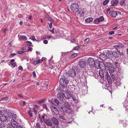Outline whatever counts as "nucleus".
<instances>
[{
    "instance_id": "f257e3e1",
    "label": "nucleus",
    "mask_w": 128,
    "mask_h": 128,
    "mask_svg": "<svg viewBox=\"0 0 128 128\" xmlns=\"http://www.w3.org/2000/svg\"><path fill=\"white\" fill-rule=\"evenodd\" d=\"M112 54L113 56L116 58H117L120 56L123 55V52H120L118 49H116V50H114L112 52Z\"/></svg>"
},
{
    "instance_id": "f03ea898",
    "label": "nucleus",
    "mask_w": 128,
    "mask_h": 128,
    "mask_svg": "<svg viewBox=\"0 0 128 128\" xmlns=\"http://www.w3.org/2000/svg\"><path fill=\"white\" fill-rule=\"evenodd\" d=\"M70 8L73 12H76L79 10V7L77 4L74 3L71 5Z\"/></svg>"
},
{
    "instance_id": "7ed1b4c3",
    "label": "nucleus",
    "mask_w": 128,
    "mask_h": 128,
    "mask_svg": "<svg viewBox=\"0 0 128 128\" xmlns=\"http://www.w3.org/2000/svg\"><path fill=\"white\" fill-rule=\"evenodd\" d=\"M66 77L65 78V80L63 78H61L60 80V84L64 88H66L67 86V84L68 83V80L66 79Z\"/></svg>"
},
{
    "instance_id": "20e7f679",
    "label": "nucleus",
    "mask_w": 128,
    "mask_h": 128,
    "mask_svg": "<svg viewBox=\"0 0 128 128\" xmlns=\"http://www.w3.org/2000/svg\"><path fill=\"white\" fill-rule=\"evenodd\" d=\"M105 66L106 68H108L110 72L112 73L114 72V69L112 67V65L110 63L107 62Z\"/></svg>"
},
{
    "instance_id": "39448f33",
    "label": "nucleus",
    "mask_w": 128,
    "mask_h": 128,
    "mask_svg": "<svg viewBox=\"0 0 128 128\" xmlns=\"http://www.w3.org/2000/svg\"><path fill=\"white\" fill-rule=\"evenodd\" d=\"M61 108L64 112H66L68 110L70 109L68 102H67L64 103V105L61 107Z\"/></svg>"
},
{
    "instance_id": "423d86ee",
    "label": "nucleus",
    "mask_w": 128,
    "mask_h": 128,
    "mask_svg": "<svg viewBox=\"0 0 128 128\" xmlns=\"http://www.w3.org/2000/svg\"><path fill=\"white\" fill-rule=\"evenodd\" d=\"M76 70L73 68L70 69L68 73V75L71 77H74L76 75Z\"/></svg>"
},
{
    "instance_id": "0eeeda50",
    "label": "nucleus",
    "mask_w": 128,
    "mask_h": 128,
    "mask_svg": "<svg viewBox=\"0 0 128 128\" xmlns=\"http://www.w3.org/2000/svg\"><path fill=\"white\" fill-rule=\"evenodd\" d=\"M81 68H84L86 65V63L85 60L84 59H80L78 62Z\"/></svg>"
},
{
    "instance_id": "6e6552de",
    "label": "nucleus",
    "mask_w": 128,
    "mask_h": 128,
    "mask_svg": "<svg viewBox=\"0 0 128 128\" xmlns=\"http://www.w3.org/2000/svg\"><path fill=\"white\" fill-rule=\"evenodd\" d=\"M88 62L91 68H92L94 66L95 62L92 58H89L88 60Z\"/></svg>"
},
{
    "instance_id": "1a4fd4ad",
    "label": "nucleus",
    "mask_w": 128,
    "mask_h": 128,
    "mask_svg": "<svg viewBox=\"0 0 128 128\" xmlns=\"http://www.w3.org/2000/svg\"><path fill=\"white\" fill-rule=\"evenodd\" d=\"M51 109L52 113L53 114L57 115L58 114V110L56 107L52 106Z\"/></svg>"
},
{
    "instance_id": "9d476101",
    "label": "nucleus",
    "mask_w": 128,
    "mask_h": 128,
    "mask_svg": "<svg viewBox=\"0 0 128 128\" xmlns=\"http://www.w3.org/2000/svg\"><path fill=\"white\" fill-rule=\"evenodd\" d=\"M64 90H62V92H60L58 94L57 96L60 100L62 101L64 100Z\"/></svg>"
},
{
    "instance_id": "9b49d317",
    "label": "nucleus",
    "mask_w": 128,
    "mask_h": 128,
    "mask_svg": "<svg viewBox=\"0 0 128 128\" xmlns=\"http://www.w3.org/2000/svg\"><path fill=\"white\" fill-rule=\"evenodd\" d=\"M105 78L106 79H107L109 84H112V80L110 78L108 72H106L105 75Z\"/></svg>"
},
{
    "instance_id": "f8f14e48",
    "label": "nucleus",
    "mask_w": 128,
    "mask_h": 128,
    "mask_svg": "<svg viewBox=\"0 0 128 128\" xmlns=\"http://www.w3.org/2000/svg\"><path fill=\"white\" fill-rule=\"evenodd\" d=\"M51 119L48 118L46 120H44V122L48 126H51L52 125V122Z\"/></svg>"
},
{
    "instance_id": "ddd939ff",
    "label": "nucleus",
    "mask_w": 128,
    "mask_h": 128,
    "mask_svg": "<svg viewBox=\"0 0 128 128\" xmlns=\"http://www.w3.org/2000/svg\"><path fill=\"white\" fill-rule=\"evenodd\" d=\"M51 119L54 125L56 126L58 125L59 122L58 120L56 118L53 117L51 118Z\"/></svg>"
},
{
    "instance_id": "4468645a",
    "label": "nucleus",
    "mask_w": 128,
    "mask_h": 128,
    "mask_svg": "<svg viewBox=\"0 0 128 128\" xmlns=\"http://www.w3.org/2000/svg\"><path fill=\"white\" fill-rule=\"evenodd\" d=\"M99 58L100 60L105 61L107 58V56L104 54H102L100 55Z\"/></svg>"
},
{
    "instance_id": "2eb2a0df",
    "label": "nucleus",
    "mask_w": 128,
    "mask_h": 128,
    "mask_svg": "<svg viewBox=\"0 0 128 128\" xmlns=\"http://www.w3.org/2000/svg\"><path fill=\"white\" fill-rule=\"evenodd\" d=\"M64 97L67 99H70L71 96L69 93L66 91H64Z\"/></svg>"
},
{
    "instance_id": "dca6fc26",
    "label": "nucleus",
    "mask_w": 128,
    "mask_h": 128,
    "mask_svg": "<svg viewBox=\"0 0 128 128\" xmlns=\"http://www.w3.org/2000/svg\"><path fill=\"white\" fill-rule=\"evenodd\" d=\"M111 17L115 18L117 14V13L116 11H110L109 13Z\"/></svg>"
},
{
    "instance_id": "f3484780",
    "label": "nucleus",
    "mask_w": 128,
    "mask_h": 128,
    "mask_svg": "<svg viewBox=\"0 0 128 128\" xmlns=\"http://www.w3.org/2000/svg\"><path fill=\"white\" fill-rule=\"evenodd\" d=\"M98 68H100L101 70H105L106 68V66L103 62H101L100 63V66Z\"/></svg>"
},
{
    "instance_id": "a211bd4d",
    "label": "nucleus",
    "mask_w": 128,
    "mask_h": 128,
    "mask_svg": "<svg viewBox=\"0 0 128 128\" xmlns=\"http://www.w3.org/2000/svg\"><path fill=\"white\" fill-rule=\"evenodd\" d=\"M7 117L6 116L3 114L0 116V120L2 122H4L6 120Z\"/></svg>"
},
{
    "instance_id": "6ab92c4d",
    "label": "nucleus",
    "mask_w": 128,
    "mask_h": 128,
    "mask_svg": "<svg viewBox=\"0 0 128 128\" xmlns=\"http://www.w3.org/2000/svg\"><path fill=\"white\" fill-rule=\"evenodd\" d=\"M10 123L12 125L13 127L15 128L16 126L17 122L14 120H11Z\"/></svg>"
},
{
    "instance_id": "aec40b11",
    "label": "nucleus",
    "mask_w": 128,
    "mask_h": 128,
    "mask_svg": "<svg viewBox=\"0 0 128 128\" xmlns=\"http://www.w3.org/2000/svg\"><path fill=\"white\" fill-rule=\"evenodd\" d=\"M101 61L98 62V60H96L95 62L94 66L95 68H98L100 66V63Z\"/></svg>"
},
{
    "instance_id": "412c9836",
    "label": "nucleus",
    "mask_w": 128,
    "mask_h": 128,
    "mask_svg": "<svg viewBox=\"0 0 128 128\" xmlns=\"http://www.w3.org/2000/svg\"><path fill=\"white\" fill-rule=\"evenodd\" d=\"M118 1L116 0H113L111 2V4L112 6H114L118 3Z\"/></svg>"
},
{
    "instance_id": "4be33fe9",
    "label": "nucleus",
    "mask_w": 128,
    "mask_h": 128,
    "mask_svg": "<svg viewBox=\"0 0 128 128\" xmlns=\"http://www.w3.org/2000/svg\"><path fill=\"white\" fill-rule=\"evenodd\" d=\"M104 70H100L99 72V74L100 76L102 78H104Z\"/></svg>"
},
{
    "instance_id": "5701e85b",
    "label": "nucleus",
    "mask_w": 128,
    "mask_h": 128,
    "mask_svg": "<svg viewBox=\"0 0 128 128\" xmlns=\"http://www.w3.org/2000/svg\"><path fill=\"white\" fill-rule=\"evenodd\" d=\"M93 20L92 18H89L85 20V22L87 23H90L92 22Z\"/></svg>"
},
{
    "instance_id": "b1692460",
    "label": "nucleus",
    "mask_w": 128,
    "mask_h": 128,
    "mask_svg": "<svg viewBox=\"0 0 128 128\" xmlns=\"http://www.w3.org/2000/svg\"><path fill=\"white\" fill-rule=\"evenodd\" d=\"M54 102L53 103L52 102V103H53L55 106L58 105L59 103V102L58 100L56 99H55L54 100Z\"/></svg>"
},
{
    "instance_id": "393cba45",
    "label": "nucleus",
    "mask_w": 128,
    "mask_h": 128,
    "mask_svg": "<svg viewBox=\"0 0 128 128\" xmlns=\"http://www.w3.org/2000/svg\"><path fill=\"white\" fill-rule=\"evenodd\" d=\"M20 40H26L27 39L26 37V36L24 35H21L20 36Z\"/></svg>"
},
{
    "instance_id": "a878e982",
    "label": "nucleus",
    "mask_w": 128,
    "mask_h": 128,
    "mask_svg": "<svg viewBox=\"0 0 128 128\" xmlns=\"http://www.w3.org/2000/svg\"><path fill=\"white\" fill-rule=\"evenodd\" d=\"M42 62L41 60L40 59L37 61H34L33 63V64L34 65H36L37 64H39L40 63Z\"/></svg>"
},
{
    "instance_id": "bb28decb",
    "label": "nucleus",
    "mask_w": 128,
    "mask_h": 128,
    "mask_svg": "<svg viewBox=\"0 0 128 128\" xmlns=\"http://www.w3.org/2000/svg\"><path fill=\"white\" fill-rule=\"evenodd\" d=\"M99 22H102L104 20V18L103 16H101L99 18H97Z\"/></svg>"
},
{
    "instance_id": "cd10ccee",
    "label": "nucleus",
    "mask_w": 128,
    "mask_h": 128,
    "mask_svg": "<svg viewBox=\"0 0 128 128\" xmlns=\"http://www.w3.org/2000/svg\"><path fill=\"white\" fill-rule=\"evenodd\" d=\"M28 113L30 117H32V111L31 110H29L28 111Z\"/></svg>"
},
{
    "instance_id": "c85d7f7f",
    "label": "nucleus",
    "mask_w": 128,
    "mask_h": 128,
    "mask_svg": "<svg viewBox=\"0 0 128 128\" xmlns=\"http://www.w3.org/2000/svg\"><path fill=\"white\" fill-rule=\"evenodd\" d=\"M114 48H116V49H117L116 48H122L124 47V45H114Z\"/></svg>"
},
{
    "instance_id": "c756f323",
    "label": "nucleus",
    "mask_w": 128,
    "mask_h": 128,
    "mask_svg": "<svg viewBox=\"0 0 128 128\" xmlns=\"http://www.w3.org/2000/svg\"><path fill=\"white\" fill-rule=\"evenodd\" d=\"M109 0H106L103 2L102 4L104 6H106L109 2Z\"/></svg>"
},
{
    "instance_id": "7c9ffc66",
    "label": "nucleus",
    "mask_w": 128,
    "mask_h": 128,
    "mask_svg": "<svg viewBox=\"0 0 128 128\" xmlns=\"http://www.w3.org/2000/svg\"><path fill=\"white\" fill-rule=\"evenodd\" d=\"M6 126V124L2 123L0 124V128H4Z\"/></svg>"
},
{
    "instance_id": "2f4dec72",
    "label": "nucleus",
    "mask_w": 128,
    "mask_h": 128,
    "mask_svg": "<svg viewBox=\"0 0 128 128\" xmlns=\"http://www.w3.org/2000/svg\"><path fill=\"white\" fill-rule=\"evenodd\" d=\"M59 118L62 120H65L64 117L62 115L60 114H59L58 116Z\"/></svg>"
},
{
    "instance_id": "473e14b6",
    "label": "nucleus",
    "mask_w": 128,
    "mask_h": 128,
    "mask_svg": "<svg viewBox=\"0 0 128 128\" xmlns=\"http://www.w3.org/2000/svg\"><path fill=\"white\" fill-rule=\"evenodd\" d=\"M84 12H80L79 13V15L81 17H82L84 16Z\"/></svg>"
},
{
    "instance_id": "72a5a7b5",
    "label": "nucleus",
    "mask_w": 128,
    "mask_h": 128,
    "mask_svg": "<svg viewBox=\"0 0 128 128\" xmlns=\"http://www.w3.org/2000/svg\"><path fill=\"white\" fill-rule=\"evenodd\" d=\"M111 76V78L112 81V80L115 83L116 82V78H115L114 76L113 75H112Z\"/></svg>"
},
{
    "instance_id": "f704fd0d",
    "label": "nucleus",
    "mask_w": 128,
    "mask_h": 128,
    "mask_svg": "<svg viewBox=\"0 0 128 128\" xmlns=\"http://www.w3.org/2000/svg\"><path fill=\"white\" fill-rule=\"evenodd\" d=\"M77 54L76 53H75L72 54L71 56V57L72 58H74L75 57L77 56Z\"/></svg>"
},
{
    "instance_id": "c9c22d12",
    "label": "nucleus",
    "mask_w": 128,
    "mask_h": 128,
    "mask_svg": "<svg viewBox=\"0 0 128 128\" xmlns=\"http://www.w3.org/2000/svg\"><path fill=\"white\" fill-rule=\"evenodd\" d=\"M94 23L96 24H98L99 22L97 18L95 19L93 21Z\"/></svg>"
},
{
    "instance_id": "e433bc0d",
    "label": "nucleus",
    "mask_w": 128,
    "mask_h": 128,
    "mask_svg": "<svg viewBox=\"0 0 128 128\" xmlns=\"http://www.w3.org/2000/svg\"><path fill=\"white\" fill-rule=\"evenodd\" d=\"M17 115L16 114H13L12 115V120H13L16 119V118Z\"/></svg>"
},
{
    "instance_id": "4c0bfd02",
    "label": "nucleus",
    "mask_w": 128,
    "mask_h": 128,
    "mask_svg": "<svg viewBox=\"0 0 128 128\" xmlns=\"http://www.w3.org/2000/svg\"><path fill=\"white\" fill-rule=\"evenodd\" d=\"M13 127L12 125L9 123L7 125V128H12Z\"/></svg>"
},
{
    "instance_id": "58836bf2",
    "label": "nucleus",
    "mask_w": 128,
    "mask_h": 128,
    "mask_svg": "<svg viewBox=\"0 0 128 128\" xmlns=\"http://www.w3.org/2000/svg\"><path fill=\"white\" fill-rule=\"evenodd\" d=\"M42 107L44 108H45L46 110H48V108L46 106V104H43L42 105Z\"/></svg>"
},
{
    "instance_id": "ea45409f",
    "label": "nucleus",
    "mask_w": 128,
    "mask_h": 128,
    "mask_svg": "<svg viewBox=\"0 0 128 128\" xmlns=\"http://www.w3.org/2000/svg\"><path fill=\"white\" fill-rule=\"evenodd\" d=\"M11 64L12 67L14 68L16 66V63L15 62H11Z\"/></svg>"
},
{
    "instance_id": "a19ab883",
    "label": "nucleus",
    "mask_w": 128,
    "mask_h": 128,
    "mask_svg": "<svg viewBox=\"0 0 128 128\" xmlns=\"http://www.w3.org/2000/svg\"><path fill=\"white\" fill-rule=\"evenodd\" d=\"M66 77V79H67V78H68V76H67L66 74H64L63 75V78L65 80V78Z\"/></svg>"
},
{
    "instance_id": "79ce46f5",
    "label": "nucleus",
    "mask_w": 128,
    "mask_h": 128,
    "mask_svg": "<svg viewBox=\"0 0 128 128\" xmlns=\"http://www.w3.org/2000/svg\"><path fill=\"white\" fill-rule=\"evenodd\" d=\"M31 39L34 41H36V40L34 36H32L31 37Z\"/></svg>"
},
{
    "instance_id": "37998d69",
    "label": "nucleus",
    "mask_w": 128,
    "mask_h": 128,
    "mask_svg": "<svg viewBox=\"0 0 128 128\" xmlns=\"http://www.w3.org/2000/svg\"><path fill=\"white\" fill-rule=\"evenodd\" d=\"M44 100H42L38 101V103H39L41 104L44 102Z\"/></svg>"
},
{
    "instance_id": "c03bdc74",
    "label": "nucleus",
    "mask_w": 128,
    "mask_h": 128,
    "mask_svg": "<svg viewBox=\"0 0 128 128\" xmlns=\"http://www.w3.org/2000/svg\"><path fill=\"white\" fill-rule=\"evenodd\" d=\"M36 128H40V125L38 123H36Z\"/></svg>"
},
{
    "instance_id": "a18cd8bd",
    "label": "nucleus",
    "mask_w": 128,
    "mask_h": 128,
    "mask_svg": "<svg viewBox=\"0 0 128 128\" xmlns=\"http://www.w3.org/2000/svg\"><path fill=\"white\" fill-rule=\"evenodd\" d=\"M32 50V48L31 47H29L28 48L27 50L28 51H31Z\"/></svg>"
},
{
    "instance_id": "49530a36",
    "label": "nucleus",
    "mask_w": 128,
    "mask_h": 128,
    "mask_svg": "<svg viewBox=\"0 0 128 128\" xmlns=\"http://www.w3.org/2000/svg\"><path fill=\"white\" fill-rule=\"evenodd\" d=\"M38 116L39 119L40 120V122L42 123V118L40 116V114H39Z\"/></svg>"
},
{
    "instance_id": "de8ad7c7",
    "label": "nucleus",
    "mask_w": 128,
    "mask_h": 128,
    "mask_svg": "<svg viewBox=\"0 0 128 128\" xmlns=\"http://www.w3.org/2000/svg\"><path fill=\"white\" fill-rule=\"evenodd\" d=\"M45 114H43V115L42 116L41 118H42V119H43L42 120L43 121H44V120H45L44 119V118H45Z\"/></svg>"
},
{
    "instance_id": "09e8293b",
    "label": "nucleus",
    "mask_w": 128,
    "mask_h": 128,
    "mask_svg": "<svg viewBox=\"0 0 128 128\" xmlns=\"http://www.w3.org/2000/svg\"><path fill=\"white\" fill-rule=\"evenodd\" d=\"M32 74L33 77H35L36 76V75L35 72L34 71H33L32 73Z\"/></svg>"
},
{
    "instance_id": "8fccbe9b",
    "label": "nucleus",
    "mask_w": 128,
    "mask_h": 128,
    "mask_svg": "<svg viewBox=\"0 0 128 128\" xmlns=\"http://www.w3.org/2000/svg\"><path fill=\"white\" fill-rule=\"evenodd\" d=\"M8 115L11 116L12 114V113L11 112H10V110L8 111Z\"/></svg>"
},
{
    "instance_id": "3c124183",
    "label": "nucleus",
    "mask_w": 128,
    "mask_h": 128,
    "mask_svg": "<svg viewBox=\"0 0 128 128\" xmlns=\"http://www.w3.org/2000/svg\"><path fill=\"white\" fill-rule=\"evenodd\" d=\"M80 48V47L78 46H76L74 48V50H77Z\"/></svg>"
},
{
    "instance_id": "603ef678",
    "label": "nucleus",
    "mask_w": 128,
    "mask_h": 128,
    "mask_svg": "<svg viewBox=\"0 0 128 128\" xmlns=\"http://www.w3.org/2000/svg\"><path fill=\"white\" fill-rule=\"evenodd\" d=\"M18 70H23V68H22V66H20L18 67Z\"/></svg>"
},
{
    "instance_id": "864d4df0",
    "label": "nucleus",
    "mask_w": 128,
    "mask_h": 128,
    "mask_svg": "<svg viewBox=\"0 0 128 128\" xmlns=\"http://www.w3.org/2000/svg\"><path fill=\"white\" fill-rule=\"evenodd\" d=\"M26 42L30 46L32 44V42L30 41Z\"/></svg>"
},
{
    "instance_id": "5fc2aeb1",
    "label": "nucleus",
    "mask_w": 128,
    "mask_h": 128,
    "mask_svg": "<svg viewBox=\"0 0 128 128\" xmlns=\"http://www.w3.org/2000/svg\"><path fill=\"white\" fill-rule=\"evenodd\" d=\"M48 41L46 40H44L43 41V43L45 44H47L48 43Z\"/></svg>"
},
{
    "instance_id": "6e6d98bb",
    "label": "nucleus",
    "mask_w": 128,
    "mask_h": 128,
    "mask_svg": "<svg viewBox=\"0 0 128 128\" xmlns=\"http://www.w3.org/2000/svg\"><path fill=\"white\" fill-rule=\"evenodd\" d=\"M114 31H110L109 33V34L110 35H112L114 34Z\"/></svg>"
},
{
    "instance_id": "4d7b16f0",
    "label": "nucleus",
    "mask_w": 128,
    "mask_h": 128,
    "mask_svg": "<svg viewBox=\"0 0 128 128\" xmlns=\"http://www.w3.org/2000/svg\"><path fill=\"white\" fill-rule=\"evenodd\" d=\"M16 55V54L15 53L11 54H10V56L11 57H13Z\"/></svg>"
},
{
    "instance_id": "13d9d810",
    "label": "nucleus",
    "mask_w": 128,
    "mask_h": 128,
    "mask_svg": "<svg viewBox=\"0 0 128 128\" xmlns=\"http://www.w3.org/2000/svg\"><path fill=\"white\" fill-rule=\"evenodd\" d=\"M46 17L47 18L48 20L50 21L51 20H52V18L50 17L49 16H48V17Z\"/></svg>"
},
{
    "instance_id": "bf43d9fd",
    "label": "nucleus",
    "mask_w": 128,
    "mask_h": 128,
    "mask_svg": "<svg viewBox=\"0 0 128 128\" xmlns=\"http://www.w3.org/2000/svg\"><path fill=\"white\" fill-rule=\"evenodd\" d=\"M124 3V0H122L120 2V4L121 5H122Z\"/></svg>"
},
{
    "instance_id": "052dcab7",
    "label": "nucleus",
    "mask_w": 128,
    "mask_h": 128,
    "mask_svg": "<svg viewBox=\"0 0 128 128\" xmlns=\"http://www.w3.org/2000/svg\"><path fill=\"white\" fill-rule=\"evenodd\" d=\"M24 52L20 51H18V54H21L22 53H23Z\"/></svg>"
},
{
    "instance_id": "680f3d73",
    "label": "nucleus",
    "mask_w": 128,
    "mask_h": 128,
    "mask_svg": "<svg viewBox=\"0 0 128 128\" xmlns=\"http://www.w3.org/2000/svg\"><path fill=\"white\" fill-rule=\"evenodd\" d=\"M46 58L45 57H43L42 58L41 60V61L42 62H43V61L46 60Z\"/></svg>"
},
{
    "instance_id": "e2e57ef3",
    "label": "nucleus",
    "mask_w": 128,
    "mask_h": 128,
    "mask_svg": "<svg viewBox=\"0 0 128 128\" xmlns=\"http://www.w3.org/2000/svg\"><path fill=\"white\" fill-rule=\"evenodd\" d=\"M26 46H24L22 48V50H26Z\"/></svg>"
},
{
    "instance_id": "0e129e2a",
    "label": "nucleus",
    "mask_w": 128,
    "mask_h": 128,
    "mask_svg": "<svg viewBox=\"0 0 128 128\" xmlns=\"http://www.w3.org/2000/svg\"><path fill=\"white\" fill-rule=\"evenodd\" d=\"M89 40V39L88 38L86 39L85 40V42H88Z\"/></svg>"
},
{
    "instance_id": "69168bd1",
    "label": "nucleus",
    "mask_w": 128,
    "mask_h": 128,
    "mask_svg": "<svg viewBox=\"0 0 128 128\" xmlns=\"http://www.w3.org/2000/svg\"><path fill=\"white\" fill-rule=\"evenodd\" d=\"M49 27L50 29H51V28L52 27V22L50 23V24H49Z\"/></svg>"
},
{
    "instance_id": "338daca9",
    "label": "nucleus",
    "mask_w": 128,
    "mask_h": 128,
    "mask_svg": "<svg viewBox=\"0 0 128 128\" xmlns=\"http://www.w3.org/2000/svg\"><path fill=\"white\" fill-rule=\"evenodd\" d=\"M34 112L35 114L37 112V111L36 110V108H34Z\"/></svg>"
},
{
    "instance_id": "774afa93",
    "label": "nucleus",
    "mask_w": 128,
    "mask_h": 128,
    "mask_svg": "<svg viewBox=\"0 0 128 128\" xmlns=\"http://www.w3.org/2000/svg\"><path fill=\"white\" fill-rule=\"evenodd\" d=\"M54 28L52 30H50V32H52V33H54Z\"/></svg>"
}]
</instances>
